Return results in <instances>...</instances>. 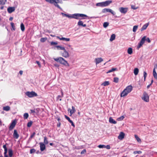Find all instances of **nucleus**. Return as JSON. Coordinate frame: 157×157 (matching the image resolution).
Wrapping results in <instances>:
<instances>
[{
    "instance_id": "f03ea898",
    "label": "nucleus",
    "mask_w": 157,
    "mask_h": 157,
    "mask_svg": "<svg viewBox=\"0 0 157 157\" xmlns=\"http://www.w3.org/2000/svg\"><path fill=\"white\" fill-rule=\"evenodd\" d=\"M132 87L131 85L127 86L125 89L121 93V97H124L126 96L128 93H130L132 90Z\"/></svg>"
},
{
    "instance_id": "7ed1b4c3",
    "label": "nucleus",
    "mask_w": 157,
    "mask_h": 157,
    "mask_svg": "<svg viewBox=\"0 0 157 157\" xmlns=\"http://www.w3.org/2000/svg\"><path fill=\"white\" fill-rule=\"evenodd\" d=\"M112 2L111 1H106L105 2L98 3H96V6L100 7H105L109 6Z\"/></svg>"
},
{
    "instance_id": "338daca9",
    "label": "nucleus",
    "mask_w": 157,
    "mask_h": 157,
    "mask_svg": "<svg viewBox=\"0 0 157 157\" xmlns=\"http://www.w3.org/2000/svg\"><path fill=\"white\" fill-rule=\"evenodd\" d=\"M60 122H58V123L57 124V127H59L60 125Z\"/></svg>"
},
{
    "instance_id": "37998d69",
    "label": "nucleus",
    "mask_w": 157,
    "mask_h": 157,
    "mask_svg": "<svg viewBox=\"0 0 157 157\" xmlns=\"http://www.w3.org/2000/svg\"><path fill=\"white\" fill-rule=\"evenodd\" d=\"M109 25V23L107 22H105L104 23L103 26L104 28H106Z\"/></svg>"
},
{
    "instance_id": "4be33fe9",
    "label": "nucleus",
    "mask_w": 157,
    "mask_h": 157,
    "mask_svg": "<svg viewBox=\"0 0 157 157\" xmlns=\"http://www.w3.org/2000/svg\"><path fill=\"white\" fill-rule=\"evenodd\" d=\"M109 121L111 124H116L117 123V122L113 120L112 117H110L109 118Z\"/></svg>"
},
{
    "instance_id": "f704fd0d",
    "label": "nucleus",
    "mask_w": 157,
    "mask_h": 157,
    "mask_svg": "<svg viewBox=\"0 0 157 157\" xmlns=\"http://www.w3.org/2000/svg\"><path fill=\"white\" fill-rule=\"evenodd\" d=\"M128 53L129 54H131L132 53V48H129L128 49Z\"/></svg>"
},
{
    "instance_id": "5fc2aeb1",
    "label": "nucleus",
    "mask_w": 157,
    "mask_h": 157,
    "mask_svg": "<svg viewBox=\"0 0 157 157\" xmlns=\"http://www.w3.org/2000/svg\"><path fill=\"white\" fill-rule=\"evenodd\" d=\"M58 44L57 42H52L51 43V45H56Z\"/></svg>"
},
{
    "instance_id": "864d4df0",
    "label": "nucleus",
    "mask_w": 157,
    "mask_h": 157,
    "mask_svg": "<svg viewBox=\"0 0 157 157\" xmlns=\"http://www.w3.org/2000/svg\"><path fill=\"white\" fill-rule=\"evenodd\" d=\"M35 132H33L30 136V137L29 138V139H31L32 138H33L34 136H35Z\"/></svg>"
},
{
    "instance_id": "4d7b16f0",
    "label": "nucleus",
    "mask_w": 157,
    "mask_h": 157,
    "mask_svg": "<svg viewBox=\"0 0 157 157\" xmlns=\"http://www.w3.org/2000/svg\"><path fill=\"white\" fill-rule=\"evenodd\" d=\"M36 63L40 67H41V64L39 61H36Z\"/></svg>"
},
{
    "instance_id": "6ab92c4d",
    "label": "nucleus",
    "mask_w": 157,
    "mask_h": 157,
    "mask_svg": "<svg viewBox=\"0 0 157 157\" xmlns=\"http://www.w3.org/2000/svg\"><path fill=\"white\" fill-rule=\"evenodd\" d=\"M15 8L14 7H9L7 9V11L9 13H11L14 11Z\"/></svg>"
},
{
    "instance_id": "13d9d810",
    "label": "nucleus",
    "mask_w": 157,
    "mask_h": 157,
    "mask_svg": "<svg viewBox=\"0 0 157 157\" xmlns=\"http://www.w3.org/2000/svg\"><path fill=\"white\" fill-rule=\"evenodd\" d=\"M70 122L71 124V125L72 126H73L74 127H75V125L74 124L72 121H70Z\"/></svg>"
},
{
    "instance_id": "c03bdc74",
    "label": "nucleus",
    "mask_w": 157,
    "mask_h": 157,
    "mask_svg": "<svg viewBox=\"0 0 157 157\" xmlns=\"http://www.w3.org/2000/svg\"><path fill=\"white\" fill-rule=\"evenodd\" d=\"M119 81V78L117 77H115L114 78V82L116 83H117Z\"/></svg>"
},
{
    "instance_id": "cd10ccee",
    "label": "nucleus",
    "mask_w": 157,
    "mask_h": 157,
    "mask_svg": "<svg viewBox=\"0 0 157 157\" xmlns=\"http://www.w3.org/2000/svg\"><path fill=\"white\" fill-rule=\"evenodd\" d=\"M115 37L116 36L115 34H112L111 36L110 39H109L110 41H112L113 40H114L115 38Z\"/></svg>"
},
{
    "instance_id": "c85d7f7f",
    "label": "nucleus",
    "mask_w": 157,
    "mask_h": 157,
    "mask_svg": "<svg viewBox=\"0 0 157 157\" xmlns=\"http://www.w3.org/2000/svg\"><path fill=\"white\" fill-rule=\"evenodd\" d=\"M109 82L108 81H106L104 82L101 84V86H107L109 85Z\"/></svg>"
},
{
    "instance_id": "0e129e2a",
    "label": "nucleus",
    "mask_w": 157,
    "mask_h": 157,
    "mask_svg": "<svg viewBox=\"0 0 157 157\" xmlns=\"http://www.w3.org/2000/svg\"><path fill=\"white\" fill-rule=\"evenodd\" d=\"M30 111H31V113H34L35 112V111L34 110H32L31 109L30 110Z\"/></svg>"
},
{
    "instance_id": "2eb2a0df",
    "label": "nucleus",
    "mask_w": 157,
    "mask_h": 157,
    "mask_svg": "<svg viewBox=\"0 0 157 157\" xmlns=\"http://www.w3.org/2000/svg\"><path fill=\"white\" fill-rule=\"evenodd\" d=\"M119 11L121 13L125 14L127 12V8L122 7L119 8Z\"/></svg>"
},
{
    "instance_id": "052dcab7",
    "label": "nucleus",
    "mask_w": 157,
    "mask_h": 157,
    "mask_svg": "<svg viewBox=\"0 0 157 157\" xmlns=\"http://www.w3.org/2000/svg\"><path fill=\"white\" fill-rule=\"evenodd\" d=\"M147 41V42L149 43H150L151 42V40H150L149 38H146V40Z\"/></svg>"
},
{
    "instance_id": "8fccbe9b",
    "label": "nucleus",
    "mask_w": 157,
    "mask_h": 157,
    "mask_svg": "<svg viewBox=\"0 0 157 157\" xmlns=\"http://www.w3.org/2000/svg\"><path fill=\"white\" fill-rule=\"evenodd\" d=\"M36 152V150L34 149H32L30 150V152L31 154L34 153Z\"/></svg>"
},
{
    "instance_id": "423d86ee",
    "label": "nucleus",
    "mask_w": 157,
    "mask_h": 157,
    "mask_svg": "<svg viewBox=\"0 0 157 157\" xmlns=\"http://www.w3.org/2000/svg\"><path fill=\"white\" fill-rule=\"evenodd\" d=\"M25 94L29 98H33L37 96V94L33 91H27L25 93Z\"/></svg>"
},
{
    "instance_id": "a18cd8bd",
    "label": "nucleus",
    "mask_w": 157,
    "mask_h": 157,
    "mask_svg": "<svg viewBox=\"0 0 157 157\" xmlns=\"http://www.w3.org/2000/svg\"><path fill=\"white\" fill-rule=\"evenodd\" d=\"M32 121H30L27 123V126L28 127H30L32 124Z\"/></svg>"
},
{
    "instance_id": "1a4fd4ad",
    "label": "nucleus",
    "mask_w": 157,
    "mask_h": 157,
    "mask_svg": "<svg viewBox=\"0 0 157 157\" xmlns=\"http://www.w3.org/2000/svg\"><path fill=\"white\" fill-rule=\"evenodd\" d=\"M16 124V121L15 120H13L11 123L9 127V129L11 130L15 126Z\"/></svg>"
},
{
    "instance_id": "c756f323",
    "label": "nucleus",
    "mask_w": 157,
    "mask_h": 157,
    "mask_svg": "<svg viewBox=\"0 0 157 157\" xmlns=\"http://www.w3.org/2000/svg\"><path fill=\"white\" fill-rule=\"evenodd\" d=\"M117 70V68H113L109 70L106 73L108 74V73L112 72L113 71H116Z\"/></svg>"
},
{
    "instance_id": "69168bd1",
    "label": "nucleus",
    "mask_w": 157,
    "mask_h": 157,
    "mask_svg": "<svg viewBox=\"0 0 157 157\" xmlns=\"http://www.w3.org/2000/svg\"><path fill=\"white\" fill-rule=\"evenodd\" d=\"M19 73L21 75H22L23 74V71H20L19 72Z\"/></svg>"
},
{
    "instance_id": "4468645a",
    "label": "nucleus",
    "mask_w": 157,
    "mask_h": 157,
    "mask_svg": "<svg viewBox=\"0 0 157 157\" xmlns=\"http://www.w3.org/2000/svg\"><path fill=\"white\" fill-rule=\"evenodd\" d=\"M142 99L146 102L149 101V97L147 94L144 93V97L142 98Z\"/></svg>"
},
{
    "instance_id": "774afa93",
    "label": "nucleus",
    "mask_w": 157,
    "mask_h": 157,
    "mask_svg": "<svg viewBox=\"0 0 157 157\" xmlns=\"http://www.w3.org/2000/svg\"><path fill=\"white\" fill-rule=\"evenodd\" d=\"M54 65L56 67H58L59 66V65L57 64L56 63L54 64Z\"/></svg>"
},
{
    "instance_id": "e433bc0d",
    "label": "nucleus",
    "mask_w": 157,
    "mask_h": 157,
    "mask_svg": "<svg viewBox=\"0 0 157 157\" xmlns=\"http://www.w3.org/2000/svg\"><path fill=\"white\" fill-rule=\"evenodd\" d=\"M135 137L138 142L139 143H140L141 142V139L137 135H135Z\"/></svg>"
},
{
    "instance_id": "6e6d98bb",
    "label": "nucleus",
    "mask_w": 157,
    "mask_h": 157,
    "mask_svg": "<svg viewBox=\"0 0 157 157\" xmlns=\"http://www.w3.org/2000/svg\"><path fill=\"white\" fill-rule=\"evenodd\" d=\"M86 152V151L85 149H83L81 152V154H83L85 153Z\"/></svg>"
},
{
    "instance_id": "393cba45",
    "label": "nucleus",
    "mask_w": 157,
    "mask_h": 157,
    "mask_svg": "<svg viewBox=\"0 0 157 157\" xmlns=\"http://www.w3.org/2000/svg\"><path fill=\"white\" fill-rule=\"evenodd\" d=\"M61 95H58L56 98L57 100H59V101H61L62 100V99L61 98H62L63 97V94L62 91H61Z\"/></svg>"
},
{
    "instance_id": "5701e85b",
    "label": "nucleus",
    "mask_w": 157,
    "mask_h": 157,
    "mask_svg": "<svg viewBox=\"0 0 157 157\" xmlns=\"http://www.w3.org/2000/svg\"><path fill=\"white\" fill-rule=\"evenodd\" d=\"M149 25V23H147L144 25L143 27L141 28V31H143L145 29H146L147 27H148Z\"/></svg>"
},
{
    "instance_id": "dca6fc26",
    "label": "nucleus",
    "mask_w": 157,
    "mask_h": 157,
    "mask_svg": "<svg viewBox=\"0 0 157 157\" xmlns=\"http://www.w3.org/2000/svg\"><path fill=\"white\" fill-rule=\"evenodd\" d=\"M124 136L125 134L123 132H121L118 137V138L120 140H122L124 138Z\"/></svg>"
},
{
    "instance_id": "4c0bfd02",
    "label": "nucleus",
    "mask_w": 157,
    "mask_h": 157,
    "mask_svg": "<svg viewBox=\"0 0 157 157\" xmlns=\"http://www.w3.org/2000/svg\"><path fill=\"white\" fill-rule=\"evenodd\" d=\"M7 0H0V5H4Z\"/></svg>"
},
{
    "instance_id": "603ef678",
    "label": "nucleus",
    "mask_w": 157,
    "mask_h": 157,
    "mask_svg": "<svg viewBox=\"0 0 157 157\" xmlns=\"http://www.w3.org/2000/svg\"><path fill=\"white\" fill-rule=\"evenodd\" d=\"M65 117L66 119H67L69 122H70V121H71L70 120V118L69 117L66 115H65Z\"/></svg>"
},
{
    "instance_id": "9b49d317",
    "label": "nucleus",
    "mask_w": 157,
    "mask_h": 157,
    "mask_svg": "<svg viewBox=\"0 0 157 157\" xmlns=\"http://www.w3.org/2000/svg\"><path fill=\"white\" fill-rule=\"evenodd\" d=\"M103 60V59L101 58H96L94 59V62L96 65H97Z\"/></svg>"
},
{
    "instance_id": "f257e3e1",
    "label": "nucleus",
    "mask_w": 157,
    "mask_h": 157,
    "mask_svg": "<svg viewBox=\"0 0 157 157\" xmlns=\"http://www.w3.org/2000/svg\"><path fill=\"white\" fill-rule=\"evenodd\" d=\"M54 60L60 64L66 66H69V65L67 62L62 57H59L57 58H54Z\"/></svg>"
},
{
    "instance_id": "0eeeda50",
    "label": "nucleus",
    "mask_w": 157,
    "mask_h": 157,
    "mask_svg": "<svg viewBox=\"0 0 157 157\" xmlns=\"http://www.w3.org/2000/svg\"><path fill=\"white\" fill-rule=\"evenodd\" d=\"M146 37L145 36H144L141 39L140 42L138 44L137 48L139 49L144 44L145 41L146 40Z\"/></svg>"
},
{
    "instance_id": "2f4dec72",
    "label": "nucleus",
    "mask_w": 157,
    "mask_h": 157,
    "mask_svg": "<svg viewBox=\"0 0 157 157\" xmlns=\"http://www.w3.org/2000/svg\"><path fill=\"white\" fill-rule=\"evenodd\" d=\"M9 154L10 157H12L13 155V151L11 149H9Z\"/></svg>"
},
{
    "instance_id": "a19ab883",
    "label": "nucleus",
    "mask_w": 157,
    "mask_h": 157,
    "mask_svg": "<svg viewBox=\"0 0 157 157\" xmlns=\"http://www.w3.org/2000/svg\"><path fill=\"white\" fill-rule=\"evenodd\" d=\"M29 117V114L27 113H25L24 114V118L25 119H27Z\"/></svg>"
},
{
    "instance_id": "79ce46f5",
    "label": "nucleus",
    "mask_w": 157,
    "mask_h": 157,
    "mask_svg": "<svg viewBox=\"0 0 157 157\" xmlns=\"http://www.w3.org/2000/svg\"><path fill=\"white\" fill-rule=\"evenodd\" d=\"M47 40V38L46 37L45 38H42L40 39V41L41 42H44L46 40Z\"/></svg>"
},
{
    "instance_id": "49530a36",
    "label": "nucleus",
    "mask_w": 157,
    "mask_h": 157,
    "mask_svg": "<svg viewBox=\"0 0 157 157\" xmlns=\"http://www.w3.org/2000/svg\"><path fill=\"white\" fill-rule=\"evenodd\" d=\"M147 76V73L145 71L144 72V81L145 80V79L146 78V77Z\"/></svg>"
},
{
    "instance_id": "58836bf2",
    "label": "nucleus",
    "mask_w": 157,
    "mask_h": 157,
    "mask_svg": "<svg viewBox=\"0 0 157 157\" xmlns=\"http://www.w3.org/2000/svg\"><path fill=\"white\" fill-rule=\"evenodd\" d=\"M138 27L137 25H135L133 26V32H136L137 29Z\"/></svg>"
},
{
    "instance_id": "bb28decb",
    "label": "nucleus",
    "mask_w": 157,
    "mask_h": 157,
    "mask_svg": "<svg viewBox=\"0 0 157 157\" xmlns=\"http://www.w3.org/2000/svg\"><path fill=\"white\" fill-rule=\"evenodd\" d=\"M56 48L58 50H64L65 49L64 47L59 45L56 46Z\"/></svg>"
},
{
    "instance_id": "f8f14e48",
    "label": "nucleus",
    "mask_w": 157,
    "mask_h": 157,
    "mask_svg": "<svg viewBox=\"0 0 157 157\" xmlns=\"http://www.w3.org/2000/svg\"><path fill=\"white\" fill-rule=\"evenodd\" d=\"M40 145V150L41 151H44L46 148L45 145L42 142L39 143Z\"/></svg>"
},
{
    "instance_id": "473e14b6",
    "label": "nucleus",
    "mask_w": 157,
    "mask_h": 157,
    "mask_svg": "<svg viewBox=\"0 0 157 157\" xmlns=\"http://www.w3.org/2000/svg\"><path fill=\"white\" fill-rule=\"evenodd\" d=\"M139 72V69L138 68H135L134 70V73L135 75H138Z\"/></svg>"
},
{
    "instance_id": "7c9ffc66",
    "label": "nucleus",
    "mask_w": 157,
    "mask_h": 157,
    "mask_svg": "<svg viewBox=\"0 0 157 157\" xmlns=\"http://www.w3.org/2000/svg\"><path fill=\"white\" fill-rule=\"evenodd\" d=\"M153 74L154 78L156 79H157V74L155 70H153Z\"/></svg>"
},
{
    "instance_id": "f3484780",
    "label": "nucleus",
    "mask_w": 157,
    "mask_h": 157,
    "mask_svg": "<svg viewBox=\"0 0 157 157\" xmlns=\"http://www.w3.org/2000/svg\"><path fill=\"white\" fill-rule=\"evenodd\" d=\"M61 14L62 15V16L63 17H67L69 18H73V16L74 14L71 15V14H67L65 13H61Z\"/></svg>"
},
{
    "instance_id": "aec40b11",
    "label": "nucleus",
    "mask_w": 157,
    "mask_h": 157,
    "mask_svg": "<svg viewBox=\"0 0 157 157\" xmlns=\"http://www.w3.org/2000/svg\"><path fill=\"white\" fill-rule=\"evenodd\" d=\"M13 137L16 139H17L19 137V135L17 133V131L16 130H14V132L13 133Z\"/></svg>"
},
{
    "instance_id": "39448f33",
    "label": "nucleus",
    "mask_w": 157,
    "mask_h": 157,
    "mask_svg": "<svg viewBox=\"0 0 157 157\" xmlns=\"http://www.w3.org/2000/svg\"><path fill=\"white\" fill-rule=\"evenodd\" d=\"M46 2L52 4H53L55 6L58 8L62 9L61 8L58 4L59 3V0H45Z\"/></svg>"
},
{
    "instance_id": "c9c22d12",
    "label": "nucleus",
    "mask_w": 157,
    "mask_h": 157,
    "mask_svg": "<svg viewBox=\"0 0 157 157\" xmlns=\"http://www.w3.org/2000/svg\"><path fill=\"white\" fill-rule=\"evenodd\" d=\"M21 29L22 31H24L25 29V27L23 23H21Z\"/></svg>"
},
{
    "instance_id": "a211bd4d",
    "label": "nucleus",
    "mask_w": 157,
    "mask_h": 157,
    "mask_svg": "<svg viewBox=\"0 0 157 157\" xmlns=\"http://www.w3.org/2000/svg\"><path fill=\"white\" fill-rule=\"evenodd\" d=\"M3 147L4 149V153L5 157H9L8 155H7V149L6 147V145H4L3 146Z\"/></svg>"
},
{
    "instance_id": "a878e982",
    "label": "nucleus",
    "mask_w": 157,
    "mask_h": 157,
    "mask_svg": "<svg viewBox=\"0 0 157 157\" xmlns=\"http://www.w3.org/2000/svg\"><path fill=\"white\" fill-rule=\"evenodd\" d=\"M3 109L4 110L8 111L10 110V107L9 106H6L3 107Z\"/></svg>"
},
{
    "instance_id": "20e7f679",
    "label": "nucleus",
    "mask_w": 157,
    "mask_h": 157,
    "mask_svg": "<svg viewBox=\"0 0 157 157\" xmlns=\"http://www.w3.org/2000/svg\"><path fill=\"white\" fill-rule=\"evenodd\" d=\"M88 16L84 14L81 13H75L74 14L73 16L72 17L73 18H75L76 19H78L79 17H81L82 18L81 19H86V17H87Z\"/></svg>"
},
{
    "instance_id": "ea45409f",
    "label": "nucleus",
    "mask_w": 157,
    "mask_h": 157,
    "mask_svg": "<svg viewBox=\"0 0 157 157\" xmlns=\"http://www.w3.org/2000/svg\"><path fill=\"white\" fill-rule=\"evenodd\" d=\"M124 118V117L123 116H122L121 117L117 118V120L118 121H121L123 120Z\"/></svg>"
},
{
    "instance_id": "6e6552de",
    "label": "nucleus",
    "mask_w": 157,
    "mask_h": 157,
    "mask_svg": "<svg viewBox=\"0 0 157 157\" xmlns=\"http://www.w3.org/2000/svg\"><path fill=\"white\" fill-rule=\"evenodd\" d=\"M106 12H110L113 15H114L116 14V13L114 11H113L112 10L110 9L105 8L102 10V13H105Z\"/></svg>"
},
{
    "instance_id": "9d476101",
    "label": "nucleus",
    "mask_w": 157,
    "mask_h": 157,
    "mask_svg": "<svg viewBox=\"0 0 157 157\" xmlns=\"http://www.w3.org/2000/svg\"><path fill=\"white\" fill-rule=\"evenodd\" d=\"M62 56L65 58H67L69 57V53L67 52L65 49L63 50V52L62 53Z\"/></svg>"
},
{
    "instance_id": "e2e57ef3",
    "label": "nucleus",
    "mask_w": 157,
    "mask_h": 157,
    "mask_svg": "<svg viewBox=\"0 0 157 157\" xmlns=\"http://www.w3.org/2000/svg\"><path fill=\"white\" fill-rule=\"evenodd\" d=\"M157 68V64H156L154 66V68L153 70H155V69Z\"/></svg>"
},
{
    "instance_id": "bf43d9fd",
    "label": "nucleus",
    "mask_w": 157,
    "mask_h": 157,
    "mask_svg": "<svg viewBox=\"0 0 157 157\" xmlns=\"http://www.w3.org/2000/svg\"><path fill=\"white\" fill-rule=\"evenodd\" d=\"M107 149H109L110 148V146L109 145H107L106 146H105V147Z\"/></svg>"
},
{
    "instance_id": "ddd939ff",
    "label": "nucleus",
    "mask_w": 157,
    "mask_h": 157,
    "mask_svg": "<svg viewBox=\"0 0 157 157\" xmlns=\"http://www.w3.org/2000/svg\"><path fill=\"white\" fill-rule=\"evenodd\" d=\"M68 111H69L70 112V116H71V115L74 113H75L76 111L75 108L73 106H72L71 109L69 108L68 109Z\"/></svg>"
},
{
    "instance_id": "09e8293b",
    "label": "nucleus",
    "mask_w": 157,
    "mask_h": 157,
    "mask_svg": "<svg viewBox=\"0 0 157 157\" xmlns=\"http://www.w3.org/2000/svg\"><path fill=\"white\" fill-rule=\"evenodd\" d=\"M142 153V152L141 151H134L133 153L135 154H140Z\"/></svg>"
},
{
    "instance_id": "412c9836",
    "label": "nucleus",
    "mask_w": 157,
    "mask_h": 157,
    "mask_svg": "<svg viewBox=\"0 0 157 157\" xmlns=\"http://www.w3.org/2000/svg\"><path fill=\"white\" fill-rule=\"evenodd\" d=\"M57 38L59 39L60 40H62L66 41H69L70 40V39L69 38H66L63 37L60 38L59 36H57Z\"/></svg>"
},
{
    "instance_id": "de8ad7c7",
    "label": "nucleus",
    "mask_w": 157,
    "mask_h": 157,
    "mask_svg": "<svg viewBox=\"0 0 157 157\" xmlns=\"http://www.w3.org/2000/svg\"><path fill=\"white\" fill-rule=\"evenodd\" d=\"M10 24H11V26L12 28H13V30H15V26L14 25V24L13 22H11V23Z\"/></svg>"
},
{
    "instance_id": "72a5a7b5",
    "label": "nucleus",
    "mask_w": 157,
    "mask_h": 157,
    "mask_svg": "<svg viewBox=\"0 0 157 157\" xmlns=\"http://www.w3.org/2000/svg\"><path fill=\"white\" fill-rule=\"evenodd\" d=\"M44 144H48V140H47V138L46 136H45L44 137Z\"/></svg>"
},
{
    "instance_id": "3c124183",
    "label": "nucleus",
    "mask_w": 157,
    "mask_h": 157,
    "mask_svg": "<svg viewBox=\"0 0 157 157\" xmlns=\"http://www.w3.org/2000/svg\"><path fill=\"white\" fill-rule=\"evenodd\" d=\"M98 147L99 148H105V146L104 145H100L98 146Z\"/></svg>"
},
{
    "instance_id": "680f3d73",
    "label": "nucleus",
    "mask_w": 157,
    "mask_h": 157,
    "mask_svg": "<svg viewBox=\"0 0 157 157\" xmlns=\"http://www.w3.org/2000/svg\"><path fill=\"white\" fill-rule=\"evenodd\" d=\"M131 8L132 9L134 10H136V9H137V8H136L135 6H132Z\"/></svg>"
},
{
    "instance_id": "b1692460",
    "label": "nucleus",
    "mask_w": 157,
    "mask_h": 157,
    "mask_svg": "<svg viewBox=\"0 0 157 157\" xmlns=\"http://www.w3.org/2000/svg\"><path fill=\"white\" fill-rule=\"evenodd\" d=\"M78 25L79 26H82L83 27H85L86 25L85 24H83L82 21H79L78 23Z\"/></svg>"
}]
</instances>
